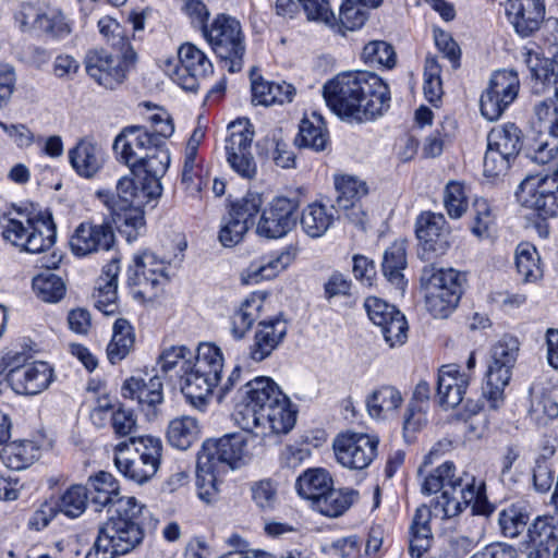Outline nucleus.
Returning a JSON list of instances; mask_svg holds the SVG:
<instances>
[{
	"label": "nucleus",
	"mask_w": 558,
	"mask_h": 558,
	"mask_svg": "<svg viewBox=\"0 0 558 558\" xmlns=\"http://www.w3.org/2000/svg\"><path fill=\"white\" fill-rule=\"evenodd\" d=\"M234 413L236 424L256 437L289 433L296 421L290 399L269 377H256L239 391Z\"/></svg>",
	"instance_id": "obj_1"
},
{
	"label": "nucleus",
	"mask_w": 558,
	"mask_h": 558,
	"mask_svg": "<svg viewBox=\"0 0 558 558\" xmlns=\"http://www.w3.org/2000/svg\"><path fill=\"white\" fill-rule=\"evenodd\" d=\"M327 106L341 119L366 122L380 117L390 106L388 85L372 72H344L325 83Z\"/></svg>",
	"instance_id": "obj_2"
},
{
	"label": "nucleus",
	"mask_w": 558,
	"mask_h": 558,
	"mask_svg": "<svg viewBox=\"0 0 558 558\" xmlns=\"http://www.w3.org/2000/svg\"><path fill=\"white\" fill-rule=\"evenodd\" d=\"M150 520V511L135 497L120 500L116 515L99 527L94 547L85 558H113L131 553L142 544Z\"/></svg>",
	"instance_id": "obj_3"
},
{
	"label": "nucleus",
	"mask_w": 558,
	"mask_h": 558,
	"mask_svg": "<svg viewBox=\"0 0 558 558\" xmlns=\"http://www.w3.org/2000/svg\"><path fill=\"white\" fill-rule=\"evenodd\" d=\"M96 194L111 211L119 232L126 241L136 240L145 227L143 208L155 198L143 191H136L135 181L129 177H123L117 182V194L107 190H100Z\"/></svg>",
	"instance_id": "obj_4"
},
{
	"label": "nucleus",
	"mask_w": 558,
	"mask_h": 558,
	"mask_svg": "<svg viewBox=\"0 0 558 558\" xmlns=\"http://www.w3.org/2000/svg\"><path fill=\"white\" fill-rule=\"evenodd\" d=\"M421 281L426 289V307L435 318H446L457 307L465 275L449 268L436 269L433 265L423 268Z\"/></svg>",
	"instance_id": "obj_5"
},
{
	"label": "nucleus",
	"mask_w": 558,
	"mask_h": 558,
	"mask_svg": "<svg viewBox=\"0 0 558 558\" xmlns=\"http://www.w3.org/2000/svg\"><path fill=\"white\" fill-rule=\"evenodd\" d=\"M203 36L229 72L242 70L246 49L242 27L236 19L218 14L209 27L204 28Z\"/></svg>",
	"instance_id": "obj_6"
},
{
	"label": "nucleus",
	"mask_w": 558,
	"mask_h": 558,
	"mask_svg": "<svg viewBox=\"0 0 558 558\" xmlns=\"http://www.w3.org/2000/svg\"><path fill=\"white\" fill-rule=\"evenodd\" d=\"M519 348L520 343L517 338L505 336L490 349L483 395L488 399L493 409H497L504 399V390L511 379Z\"/></svg>",
	"instance_id": "obj_7"
},
{
	"label": "nucleus",
	"mask_w": 558,
	"mask_h": 558,
	"mask_svg": "<svg viewBox=\"0 0 558 558\" xmlns=\"http://www.w3.org/2000/svg\"><path fill=\"white\" fill-rule=\"evenodd\" d=\"M2 228L4 240L32 254L49 250L56 239V227L51 217L27 218L25 221L9 218Z\"/></svg>",
	"instance_id": "obj_8"
},
{
	"label": "nucleus",
	"mask_w": 558,
	"mask_h": 558,
	"mask_svg": "<svg viewBox=\"0 0 558 558\" xmlns=\"http://www.w3.org/2000/svg\"><path fill=\"white\" fill-rule=\"evenodd\" d=\"M5 361L9 368L7 380L16 393L37 395L52 380V368L46 362L26 363L23 353L8 354Z\"/></svg>",
	"instance_id": "obj_9"
},
{
	"label": "nucleus",
	"mask_w": 558,
	"mask_h": 558,
	"mask_svg": "<svg viewBox=\"0 0 558 558\" xmlns=\"http://www.w3.org/2000/svg\"><path fill=\"white\" fill-rule=\"evenodd\" d=\"M519 90L520 80L515 71H496L481 95L480 108L482 116L488 121L498 120L517 99Z\"/></svg>",
	"instance_id": "obj_10"
},
{
	"label": "nucleus",
	"mask_w": 558,
	"mask_h": 558,
	"mask_svg": "<svg viewBox=\"0 0 558 558\" xmlns=\"http://www.w3.org/2000/svg\"><path fill=\"white\" fill-rule=\"evenodd\" d=\"M379 439L377 436L356 432L338 434L332 441L337 461L350 470H364L377 457Z\"/></svg>",
	"instance_id": "obj_11"
},
{
	"label": "nucleus",
	"mask_w": 558,
	"mask_h": 558,
	"mask_svg": "<svg viewBox=\"0 0 558 558\" xmlns=\"http://www.w3.org/2000/svg\"><path fill=\"white\" fill-rule=\"evenodd\" d=\"M178 64L168 62L166 72L171 80L185 90L196 92L201 82L213 73V64L195 45L186 43L178 50Z\"/></svg>",
	"instance_id": "obj_12"
},
{
	"label": "nucleus",
	"mask_w": 558,
	"mask_h": 558,
	"mask_svg": "<svg viewBox=\"0 0 558 558\" xmlns=\"http://www.w3.org/2000/svg\"><path fill=\"white\" fill-rule=\"evenodd\" d=\"M14 21L23 33L51 38L64 37L70 33V27L59 10L32 2L23 3L19 8L14 14Z\"/></svg>",
	"instance_id": "obj_13"
},
{
	"label": "nucleus",
	"mask_w": 558,
	"mask_h": 558,
	"mask_svg": "<svg viewBox=\"0 0 558 558\" xmlns=\"http://www.w3.org/2000/svg\"><path fill=\"white\" fill-rule=\"evenodd\" d=\"M452 462H445L423 477L422 493L436 494L441 490L436 501L435 510H440L445 518H451L461 512V502L456 498L457 486L462 485V477L456 476Z\"/></svg>",
	"instance_id": "obj_14"
},
{
	"label": "nucleus",
	"mask_w": 558,
	"mask_h": 558,
	"mask_svg": "<svg viewBox=\"0 0 558 558\" xmlns=\"http://www.w3.org/2000/svg\"><path fill=\"white\" fill-rule=\"evenodd\" d=\"M515 195L523 206L536 210L544 218L558 216V178L529 175L521 182Z\"/></svg>",
	"instance_id": "obj_15"
},
{
	"label": "nucleus",
	"mask_w": 558,
	"mask_h": 558,
	"mask_svg": "<svg viewBox=\"0 0 558 558\" xmlns=\"http://www.w3.org/2000/svg\"><path fill=\"white\" fill-rule=\"evenodd\" d=\"M415 232L420 242L418 255L423 259L429 260L441 256L451 246V232L441 214H421L416 219Z\"/></svg>",
	"instance_id": "obj_16"
},
{
	"label": "nucleus",
	"mask_w": 558,
	"mask_h": 558,
	"mask_svg": "<svg viewBox=\"0 0 558 558\" xmlns=\"http://www.w3.org/2000/svg\"><path fill=\"white\" fill-rule=\"evenodd\" d=\"M228 131L225 146L228 163L243 179H254L257 174V163L251 151L253 132L241 122L231 123Z\"/></svg>",
	"instance_id": "obj_17"
},
{
	"label": "nucleus",
	"mask_w": 558,
	"mask_h": 558,
	"mask_svg": "<svg viewBox=\"0 0 558 558\" xmlns=\"http://www.w3.org/2000/svg\"><path fill=\"white\" fill-rule=\"evenodd\" d=\"M364 307L368 318L380 328V332L390 348L405 343L408 323L396 306L379 298L369 296L365 300Z\"/></svg>",
	"instance_id": "obj_18"
},
{
	"label": "nucleus",
	"mask_w": 558,
	"mask_h": 558,
	"mask_svg": "<svg viewBox=\"0 0 558 558\" xmlns=\"http://www.w3.org/2000/svg\"><path fill=\"white\" fill-rule=\"evenodd\" d=\"M248 441L242 435L229 434L218 439H207L199 451L226 471L227 468H238L254 454L260 453L262 449L256 453L251 452L247 448Z\"/></svg>",
	"instance_id": "obj_19"
},
{
	"label": "nucleus",
	"mask_w": 558,
	"mask_h": 558,
	"mask_svg": "<svg viewBox=\"0 0 558 558\" xmlns=\"http://www.w3.org/2000/svg\"><path fill=\"white\" fill-rule=\"evenodd\" d=\"M168 282L167 265L151 252L135 255L128 270V283L140 287L138 294L156 295L158 289Z\"/></svg>",
	"instance_id": "obj_20"
},
{
	"label": "nucleus",
	"mask_w": 558,
	"mask_h": 558,
	"mask_svg": "<svg viewBox=\"0 0 558 558\" xmlns=\"http://www.w3.org/2000/svg\"><path fill=\"white\" fill-rule=\"evenodd\" d=\"M170 165V154L167 147H154L144 158L136 162L131 172L137 178L136 191L158 198L161 195L160 179L165 175Z\"/></svg>",
	"instance_id": "obj_21"
},
{
	"label": "nucleus",
	"mask_w": 558,
	"mask_h": 558,
	"mask_svg": "<svg viewBox=\"0 0 558 558\" xmlns=\"http://www.w3.org/2000/svg\"><path fill=\"white\" fill-rule=\"evenodd\" d=\"M114 239L113 229L109 223L82 222L70 239V247L75 256L84 257L111 250Z\"/></svg>",
	"instance_id": "obj_22"
},
{
	"label": "nucleus",
	"mask_w": 558,
	"mask_h": 558,
	"mask_svg": "<svg viewBox=\"0 0 558 558\" xmlns=\"http://www.w3.org/2000/svg\"><path fill=\"white\" fill-rule=\"evenodd\" d=\"M154 147H160L158 140L151 137L149 131L142 125L124 128L113 142V150L130 169Z\"/></svg>",
	"instance_id": "obj_23"
},
{
	"label": "nucleus",
	"mask_w": 558,
	"mask_h": 558,
	"mask_svg": "<svg viewBox=\"0 0 558 558\" xmlns=\"http://www.w3.org/2000/svg\"><path fill=\"white\" fill-rule=\"evenodd\" d=\"M123 60L120 57H113L104 49H95L86 54L85 66L88 75L99 85L114 89L124 81L128 71L126 62H131L130 60Z\"/></svg>",
	"instance_id": "obj_24"
},
{
	"label": "nucleus",
	"mask_w": 558,
	"mask_h": 558,
	"mask_svg": "<svg viewBox=\"0 0 558 558\" xmlns=\"http://www.w3.org/2000/svg\"><path fill=\"white\" fill-rule=\"evenodd\" d=\"M296 203L287 197L275 198L262 213L257 233L267 239L286 235L295 225Z\"/></svg>",
	"instance_id": "obj_25"
},
{
	"label": "nucleus",
	"mask_w": 558,
	"mask_h": 558,
	"mask_svg": "<svg viewBox=\"0 0 558 558\" xmlns=\"http://www.w3.org/2000/svg\"><path fill=\"white\" fill-rule=\"evenodd\" d=\"M286 320L276 317L258 323L253 343L248 348V356L254 362H262L269 357L287 336Z\"/></svg>",
	"instance_id": "obj_26"
},
{
	"label": "nucleus",
	"mask_w": 558,
	"mask_h": 558,
	"mask_svg": "<svg viewBox=\"0 0 558 558\" xmlns=\"http://www.w3.org/2000/svg\"><path fill=\"white\" fill-rule=\"evenodd\" d=\"M506 13L517 33L529 36L538 29L544 20V0H508Z\"/></svg>",
	"instance_id": "obj_27"
},
{
	"label": "nucleus",
	"mask_w": 558,
	"mask_h": 558,
	"mask_svg": "<svg viewBox=\"0 0 558 558\" xmlns=\"http://www.w3.org/2000/svg\"><path fill=\"white\" fill-rule=\"evenodd\" d=\"M469 383V376L461 373L458 365L441 366L437 380L439 404L445 409H453L459 405L464 398Z\"/></svg>",
	"instance_id": "obj_28"
},
{
	"label": "nucleus",
	"mask_w": 558,
	"mask_h": 558,
	"mask_svg": "<svg viewBox=\"0 0 558 558\" xmlns=\"http://www.w3.org/2000/svg\"><path fill=\"white\" fill-rule=\"evenodd\" d=\"M120 272V259L112 258L104 268L94 294L95 306L105 315H113L118 311L117 288Z\"/></svg>",
	"instance_id": "obj_29"
},
{
	"label": "nucleus",
	"mask_w": 558,
	"mask_h": 558,
	"mask_svg": "<svg viewBox=\"0 0 558 558\" xmlns=\"http://www.w3.org/2000/svg\"><path fill=\"white\" fill-rule=\"evenodd\" d=\"M129 448V442L121 441L114 447V464L117 469L128 478L135 483L143 484L149 481L158 471L160 463L147 460L135 453L132 459L122 454Z\"/></svg>",
	"instance_id": "obj_30"
},
{
	"label": "nucleus",
	"mask_w": 558,
	"mask_h": 558,
	"mask_svg": "<svg viewBox=\"0 0 558 558\" xmlns=\"http://www.w3.org/2000/svg\"><path fill=\"white\" fill-rule=\"evenodd\" d=\"M432 511L423 505L420 506L412 519L409 529V553L412 558H420L426 553L433 542L430 529Z\"/></svg>",
	"instance_id": "obj_31"
},
{
	"label": "nucleus",
	"mask_w": 558,
	"mask_h": 558,
	"mask_svg": "<svg viewBox=\"0 0 558 558\" xmlns=\"http://www.w3.org/2000/svg\"><path fill=\"white\" fill-rule=\"evenodd\" d=\"M69 159L77 174L84 178L94 177L104 163L101 149L87 140L80 141L69 150Z\"/></svg>",
	"instance_id": "obj_32"
},
{
	"label": "nucleus",
	"mask_w": 558,
	"mask_h": 558,
	"mask_svg": "<svg viewBox=\"0 0 558 558\" xmlns=\"http://www.w3.org/2000/svg\"><path fill=\"white\" fill-rule=\"evenodd\" d=\"M295 144L317 153L329 147V134L320 114L313 112L311 117L302 119Z\"/></svg>",
	"instance_id": "obj_33"
},
{
	"label": "nucleus",
	"mask_w": 558,
	"mask_h": 558,
	"mask_svg": "<svg viewBox=\"0 0 558 558\" xmlns=\"http://www.w3.org/2000/svg\"><path fill=\"white\" fill-rule=\"evenodd\" d=\"M181 391L187 402L197 410H204L208 403V397L218 385L217 381L203 374H196L187 366L181 376Z\"/></svg>",
	"instance_id": "obj_34"
},
{
	"label": "nucleus",
	"mask_w": 558,
	"mask_h": 558,
	"mask_svg": "<svg viewBox=\"0 0 558 558\" xmlns=\"http://www.w3.org/2000/svg\"><path fill=\"white\" fill-rule=\"evenodd\" d=\"M402 401V396L397 388L381 386L366 398V408L371 417L387 420L397 413Z\"/></svg>",
	"instance_id": "obj_35"
},
{
	"label": "nucleus",
	"mask_w": 558,
	"mask_h": 558,
	"mask_svg": "<svg viewBox=\"0 0 558 558\" xmlns=\"http://www.w3.org/2000/svg\"><path fill=\"white\" fill-rule=\"evenodd\" d=\"M194 361L187 364L196 374H203L205 377L219 383L223 368V356L219 347L214 343H201L197 348Z\"/></svg>",
	"instance_id": "obj_36"
},
{
	"label": "nucleus",
	"mask_w": 558,
	"mask_h": 558,
	"mask_svg": "<svg viewBox=\"0 0 558 558\" xmlns=\"http://www.w3.org/2000/svg\"><path fill=\"white\" fill-rule=\"evenodd\" d=\"M225 472L223 469L218 466L211 459L206 457L201 451L197 454L196 463V487L198 497L206 501L211 502L218 495V476Z\"/></svg>",
	"instance_id": "obj_37"
},
{
	"label": "nucleus",
	"mask_w": 558,
	"mask_h": 558,
	"mask_svg": "<svg viewBox=\"0 0 558 558\" xmlns=\"http://www.w3.org/2000/svg\"><path fill=\"white\" fill-rule=\"evenodd\" d=\"M405 267V241H395L384 253L381 268L386 279L400 291H403L407 284L403 276Z\"/></svg>",
	"instance_id": "obj_38"
},
{
	"label": "nucleus",
	"mask_w": 558,
	"mask_h": 558,
	"mask_svg": "<svg viewBox=\"0 0 558 558\" xmlns=\"http://www.w3.org/2000/svg\"><path fill=\"white\" fill-rule=\"evenodd\" d=\"M295 88L287 82L274 83L263 78L252 80V101L255 105L270 106L272 104L290 102Z\"/></svg>",
	"instance_id": "obj_39"
},
{
	"label": "nucleus",
	"mask_w": 558,
	"mask_h": 558,
	"mask_svg": "<svg viewBox=\"0 0 558 558\" xmlns=\"http://www.w3.org/2000/svg\"><path fill=\"white\" fill-rule=\"evenodd\" d=\"M122 395L124 398L136 399L138 403L154 407L163 400L161 379L155 375L145 383L143 379L132 377L124 383Z\"/></svg>",
	"instance_id": "obj_40"
},
{
	"label": "nucleus",
	"mask_w": 558,
	"mask_h": 558,
	"mask_svg": "<svg viewBox=\"0 0 558 558\" xmlns=\"http://www.w3.org/2000/svg\"><path fill=\"white\" fill-rule=\"evenodd\" d=\"M88 496H92V501L99 507H107L110 505H120V487L118 481L108 472H99L88 480ZM126 499V497H124Z\"/></svg>",
	"instance_id": "obj_41"
},
{
	"label": "nucleus",
	"mask_w": 558,
	"mask_h": 558,
	"mask_svg": "<svg viewBox=\"0 0 558 558\" xmlns=\"http://www.w3.org/2000/svg\"><path fill=\"white\" fill-rule=\"evenodd\" d=\"M332 486V478L324 469H308L296 480V490L301 497L311 500L312 506Z\"/></svg>",
	"instance_id": "obj_42"
},
{
	"label": "nucleus",
	"mask_w": 558,
	"mask_h": 558,
	"mask_svg": "<svg viewBox=\"0 0 558 558\" xmlns=\"http://www.w3.org/2000/svg\"><path fill=\"white\" fill-rule=\"evenodd\" d=\"M515 267L524 283H535L543 278L539 254L529 242H522L517 246Z\"/></svg>",
	"instance_id": "obj_43"
},
{
	"label": "nucleus",
	"mask_w": 558,
	"mask_h": 558,
	"mask_svg": "<svg viewBox=\"0 0 558 558\" xmlns=\"http://www.w3.org/2000/svg\"><path fill=\"white\" fill-rule=\"evenodd\" d=\"M39 454V448L32 440L7 444L1 452V461L12 470H22L31 465Z\"/></svg>",
	"instance_id": "obj_44"
},
{
	"label": "nucleus",
	"mask_w": 558,
	"mask_h": 558,
	"mask_svg": "<svg viewBox=\"0 0 558 558\" xmlns=\"http://www.w3.org/2000/svg\"><path fill=\"white\" fill-rule=\"evenodd\" d=\"M333 182L337 192L336 205L339 208L352 207L368 194L367 183L355 175H335Z\"/></svg>",
	"instance_id": "obj_45"
},
{
	"label": "nucleus",
	"mask_w": 558,
	"mask_h": 558,
	"mask_svg": "<svg viewBox=\"0 0 558 558\" xmlns=\"http://www.w3.org/2000/svg\"><path fill=\"white\" fill-rule=\"evenodd\" d=\"M357 492L353 489L330 488L319 497L312 506L315 510L327 517H339L343 514L357 498Z\"/></svg>",
	"instance_id": "obj_46"
},
{
	"label": "nucleus",
	"mask_w": 558,
	"mask_h": 558,
	"mask_svg": "<svg viewBox=\"0 0 558 558\" xmlns=\"http://www.w3.org/2000/svg\"><path fill=\"white\" fill-rule=\"evenodd\" d=\"M487 145L517 157L522 148V132L514 123L497 125L488 133Z\"/></svg>",
	"instance_id": "obj_47"
},
{
	"label": "nucleus",
	"mask_w": 558,
	"mask_h": 558,
	"mask_svg": "<svg viewBox=\"0 0 558 558\" xmlns=\"http://www.w3.org/2000/svg\"><path fill=\"white\" fill-rule=\"evenodd\" d=\"M333 214L323 204H310L301 216L302 230L311 238H320L330 228Z\"/></svg>",
	"instance_id": "obj_48"
},
{
	"label": "nucleus",
	"mask_w": 558,
	"mask_h": 558,
	"mask_svg": "<svg viewBox=\"0 0 558 558\" xmlns=\"http://www.w3.org/2000/svg\"><path fill=\"white\" fill-rule=\"evenodd\" d=\"M135 336L132 326L124 318H119L113 325L112 339L107 347V355L112 364L122 361L132 350Z\"/></svg>",
	"instance_id": "obj_49"
},
{
	"label": "nucleus",
	"mask_w": 558,
	"mask_h": 558,
	"mask_svg": "<svg viewBox=\"0 0 558 558\" xmlns=\"http://www.w3.org/2000/svg\"><path fill=\"white\" fill-rule=\"evenodd\" d=\"M368 7L363 0H344L340 7L339 16H335V25L331 28L344 35L347 31H355L362 27L367 20Z\"/></svg>",
	"instance_id": "obj_50"
},
{
	"label": "nucleus",
	"mask_w": 558,
	"mask_h": 558,
	"mask_svg": "<svg viewBox=\"0 0 558 558\" xmlns=\"http://www.w3.org/2000/svg\"><path fill=\"white\" fill-rule=\"evenodd\" d=\"M262 307L263 300L256 294L247 298L241 304L231 318V333L234 339L240 340L245 336L254 322L259 317Z\"/></svg>",
	"instance_id": "obj_51"
},
{
	"label": "nucleus",
	"mask_w": 558,
	"mask_h": 558,
	"mask_svg": "<svg viewBox=\"0 0 558 558\" xmlns=\"http://www.w3.org/2000/svg\"><path fill=\"white\" fill-rule=\"evenodd\" d=\"M530 547L548 548L558 545V520L554 517H539L527 531Z\"/></svg>",
	"instance_id": "obj_52"
},
{
	"label": "nucleus",
	"mask_w": 558,
	"mask_h": 558,
	"mask_svg": "<svg viewBox=\"0 0 558 558\" xmlns=\"http://www.w3.org/2000/svg\"><path fill=\"white\" fill-rule=\"evenodd\" d=\"M197 421L191 416H182L169 423L167 438L172 447L186 450L198 437Z\"/></svg>",
	"instance_id": "obj_53"
},
{
	"label": "nucleus",
	"mask_w": 558,
	"mask_h": 558,
	"mask_svg": "<svg viewBox=\"0 0 558 558\" xmlns=\"http://www.w3.org/2000/svg\"><path fill=\"white\" fill-rule=\"evenodd\" d=\"M459 493L460 498H456L461 502V510L470 505L474 513L488 515L493 509L486 502L484 496V484L483 482L476 483L474 477L462 478V485L457 486L456 494Z\"/></svg>",
	"instance_id": "obj_54"
},
{
	"label": "nucleus",
	"mask_w": 558,
	"mask_h": 558,
	"mask_svg": "<svg viewBox=\"0 0 558 558\" xmlns=\"http://www.w3.org/2000/svg\"><path fill=\"white\" fill-rule=\"evenodd\" d=\"M558 155V125L555 131H539V136L526 149V157L536 163L545 165Z\"/></svg>",
	"instance_id": "obj_55"
},
{
	"label": "nucleus",
	"mask_w": 558,
	"mask_h": 558,
	"mask_svg": "<svg viewBox=\"0 0 558 558\" xmlns=\"http://www.w3.org/2000/svg\"><path fill=\"white\" fill-rule=\"evenodd\" d=\"M87 501V487L76 484L69 487L60 496L54 508L57 512H61L69 518H77L85 511Z\"/></svg>",
	"instance_id": "obj_56"
},
{
	"label": "nucleus",
	"mask_w": 558,
	"mask_h": 558,
	"mask_svg": "<svg viewBox=\"0 0 558 558\" xmlns=\"http://www.w3.org/2000/svg\"><path fill=\"white\" fill-rule=\"evenodd\" d=\"M98 27L100 34L121 52V58L134 61L135 52L133 51L129 39L125 37L123 28L113 19L105 16L99 20Z\"/></svg>",
	"instance_id": "obj_57"
},
{
	"label": "nucleus",
	"mask_w": 558,
	"mask_h": 558,
	"mask_svg": "<svg viewBox=\"0 0 558 558\" xmlns=\"http://www.w3.org/2000/svg\"><path fill=\"white\" fill-rule=\"evenodd\" d=\"M441 65L438 62L437 57L427 56L424 64V85L423 90L425 98L430 102L435 104L440 100L442 90L441 81Z\"/></svg>",
	"instance_id": "obj_58"
},
{
	"label": "nucleus",
	"mask_w": 558,
	"mask_h": 558,
	"mask_svg": "<svg viewBox=\"0 0 558 558\" xmlns=\"http://www.w3.org/2000/svg\"><path fill=\"white\" fill-rule=\"evenodd\" d=\"M362 59L371 66H384L391 69L396 65V52L393 47L384 40H373L365 45Z\"/></svg>",
	"instance_id": "obj_59"
},
{
	"label": "nucleus",
	"mask_w": 558,
	"mask_h": 558,
	"mask_svg": "<svg viewBox=\"0 0 558 558\" xmlns=\"http://www.w3.org/2000/svg\"><path fill=\"white\" fill-rule=\"evenodd\" d=\"M514 158V156L506 155L505 151L487 145L483 162V172L485 178L490 179L492 182L504 178Z\"/></svg>",
	"instance_id": "obj_60"
},
{
	"label": "nucleus",
	"mask_w": 558,
	"mask_h": 558,
	"mask_svg": "<svg viewBox=\"0 0 558 558\" xmlns=\"http://www.w3.org/2000/svg\"><path fill=\"white\" fill-rule=\"evenodd\" d=\"M33 289L45 302H58L65 292L64 283L54 274H39L33 279Z\"/></svg>",
	"instance_id": "obj_61"
},
{
	"label": "nucleus",
	"mask_w": 558,
	"mask_h": 558,
	"mask_svg": "<svg viewBox=\"0 0 558 558\" xmlns=\"http://www.w3.org/2000/svg\"><path fill=\"white\" fill-rule=\"evenodd\" d=\"M529 413L537 425L545 426L558 417V402L549 393L535 395L532 398Z\"/></svg>",
	"instance_id": "obj_62"
},
{
	"label": "nucleus",
	"mask_w": 558,
	"mask_h": 558,
	"mask_svg": "<svg viewBox=\"0 0 558 558\" xmlns=\"http://www.w3.org/2000/svg\"><path fill=\"white\" fill-rule=\"evenodd\" d=\"M298 246L290 244L281 252L265 256L258 268L263 278H271L284 270L298 256Z\"/></svg>",
	"instance_id": "obj_63"
},
{
	"label": "nucleus",
	"mask_w": 558,
	"mask_h": 558,
	"mask_svg": "<svg viewBox=\"0 0 558 558\" xmlns=\"http://www.w3.org/2000/svg\"><path fill=\"white\" fill-rule=\"evenodd\" d=\"M263 203L262 194L248 192L245 196L231 205L229 214L240 221H245L246 227L250 228L254 225V219L259 213Z\"/></svg>",
	"instance_id": "obj_64"
}]
</instances>
